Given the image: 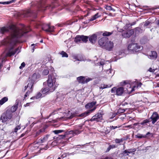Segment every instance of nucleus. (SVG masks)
<instances>
[{
    "mask_svg": "<svg viewBox=\"0 0 159 159\" xmlns=\"http://www.w3.org/2000/svg\"><path fill=\"white\" fill-rule=\"evenodd\" d=\"M9 27L11 30V35L5 40L4 44L11 47L6 54L7 56L11 57L14 55L19 50V48H18L15 50H12L17 43L19 42V39L22 37L25 34L30 32L31 29L29 26L26 28L24 25H23L22 29H20L14 25H10Z\"/></svg>",
    "mask_w": 159,
    "mask_h": 159,
    "instance_id": "obj_1",
    "label": "nucleus"
},
{
    "mask_svg": "<svg viewBox=\"0 0 159 159\" xmlns=\"http://www.w3.org/2000/svg\"><path fill=\"white\" fill-rule=\"evenodd\" d=\"M56 80V78L53 74L49 75L47 82H45L43 83V85L47 84L48 87L41 89L42 93L43 94H46L54 91L56 87V85L55 87L54 86Z\"/></svg>",
    "mask_w": 159,
    "mask_h": 159,
    "instance_id": "obj_2",
    "label": "nucleus"
},
{
    "mask_svg": "<svg viewBox=\"0 0 159 159\" xmlns=\"http://www.w3.org/2000/svg\"><path fill=\"white\" fill-rule=\"evenodd\" d=\"M13 114L10 110H7L5 112L2 114L0 119L2 123H5L7 120L11 119Z\"/></svg>",
    "mask_w": 159,
    "mask_h": 159,
    "instance_id": "obj_3",
    "label": "nucleus"
},
{
    "mask_svg": "<svg viewBox=\"0 0 159 159\" xmlns=\"http://www.w3.org/2000/svg\"><path fill=\"white\" fill-rule=\"evenodd\" d=\"M41 25L43 30L47 32H52L54 31V27L51 26L49 24H42L40 23H38L36 27L38 28L39 25Z\"/></svg>",
    "mask_w": 159,
    "mask_h": 159,
    "instance_id": "obj_4",
    "label": "nucleus"
},
{
    "mask_svg": "<svg viewBox=\"0 0 159 159\" xmlns=\"http://www.w3.org/2000/svg\"><path fill=\"white\" fill-rule=\"evenodd\" d=\"M118 30L120 32H122V35L125 38H129L134 33V30L131 29L129 30H127L125 31L124 29H122L117 28Z\"/></svg>",
    "mask_w": 159,
    "mask_h": 159,
    "instance_id": "obj_5",
    "label": "nucleus"
},
{
    "mask_svg": "<svg viewBox=\"0 0 159 159\" xmlns=\"http://www.w3.org/2000/svg\"><path fill=\"white\" fill-rule=\"evenodd\" d=\"M124 91V88L122 87H120L118 88L114 87L111 90V93L116 92V94L117 96H121L123 93Z\"/></svg>",
    "mask_w": 159,
    "mask_h": 159,
    "instance_id": "obj_6",
    "label": "nucleus"
},
{
    "mask_svg": "<svg viewBox=\"0 0 159 159\" xmlns=\"http://www.w3.org/2000/svg\"><path fill=\"white\" fill-rule=\"evenodd\" d=\"M114 47L113 42L108 40L104 49L108 51H111L113 50Z\"/></svg>",
    "mask_w": 159,
    "mask_h": 159,
    "instance_id": "obj_7",
    "label": "nucleus"
},
{
    "mask_svg": "<svg viewBox=\"0 0 159 159\" xmlns=\"http://www.w3.org/2000/svg\"><path fill=\"white\" fill-rule=\"evenodd\" d=\"M108 40V39L107 38L102 37L99 40L98 44L101 48L104 49Z\"/></svg>",
    "mask_w": 159,
    "mask_h": 159,
    "instance_id": "obj_8",
    "label": "nucleus"
},
{
    "mask_svg": "<svg viewBox=\"0 0 159 159\" xmlns=\"http://www.w3.org/2000/svg\"><path fill=\"white\" fill-rule=\"evenodd\" d=\"M102 119V114L100 113H99L93 116L90 119V121H96L97 122H99L101 121Z\"/></svg>",
    "mask_w": 159,
    "mask_h": 159,
    "instance_id": "obj_9",
    "label": "nucleus"
},
{
    "mask_svg": "<svg viewBox=\"0 0 159 159\" xmlns=\"http://www.w3.org/2000/svg\"><path fill=\"white\" fill-rule=\"evenodd\" d=\"M149 119H151L152 121V123L154 124L159 119V115L156 112H153L151 117Z\"/></svg>",
    "mask_w": 159,
    "mask_h": 159,
    "instance_id": "obj_10",
    "label": "nucleus"
},
{
    "mask_svg": "<svg viewBox=\"0 0 159 159\" xmlns=\"http://www.w3.org/2000/svg\"><path fill=\"white\" fill-rule=\"evenodd\" d=\"M147 55L149 58L152 60L156 59L157 57V52L154 51H152L149 52Z\"/></svg>",
    "mask_w": 159,
    "mask_h": 159,
    "instance_id": "obj_11",
    "label": "nucleus"
},
{
    "mask_svg": "<svg viewBox=\"0 0 159 159\" xmlns=\"http://www.w3.org/2000/svg\"><path fill=\"white\" fill-rule=\"evenodd\" d=\"M96 108V107H94L93 108L91 109L89 111L84 112L80 115H79V116L82 117H84L88 115L89 114L91 113L93 111H94L95 110Z\"/></svg>",
    "mask_w": 159,
    "mask_h": 159,
    "instance_id": "obj_12",
    "label": "nucleus"
},
{
    "mask_svg": "<svg viewBox=\"0 0 159 159\" xmlns=\"http://www.w3.org/2000/svg\"><path fill=\"white\" fill-rule=\"evenodd\" d=\"M97 35L96 34H94L89 37V40L92 43H94L97 40Z\"/></svg>",
    "mask_w": 159,
    "mask_h": 159,
    "instance_id": "obj_13",
    "label": "nucleus"
},
{
    "mask_svg": "<svg viewBox=\"0 0 159 159\" xmlns=\"http://www.w3.org/2000/svg\"><path fill=\"white\" fill-rule=\"evenodd\" d=\"M142 84L141 83H140L138 84V85L137 86H134L133 88H132L131 90H129V89L130 88L131 85L129 84H128L126 85V86L127 87H129V88L127 89L128 91H130V92H132L134 90V89L135 88H137L139 87H140L142 85Z\"/></svg>",
    "mask_w": 159,
    "mask_h": 159,
    "instance_id": "obj_14",
    "label": "nucleus"
},
{
    "mask_svg": "<svg viewBox=\"0 0 159 159\" xmlns=\"http://www.w3.org/2000/svg\"><path fill=\"white\" fill-rule=\"evenodd\" d=\"M70 138L75 135L80 134L81 131L78 130L70 131Z\"/></svg>",
    "mask_w": 159,
    "mask_h": 159,
    "instance_id": "obj_15",
    "label": "nucleus"
},
{
    "mask_svg": "<svg viewBox=\"0 0 159 159\" xmlns=\"http://www.w3.org/2000/svg\"><path fill=\"white\" fill-rule=\"evenodd\" d=\"M46 128L43 127L41 129L39 130L36 133V136H38L40 134H43L45 132Z\"/></svg>",
    "mask_w": 159,
    "mask_h": 159,
    "instance_id": "obj_16",
    "label": "nucleus"
},
{
    "mask_svg": "<svg viewBox=\"0 0 159 159\" xmlns=\"http://www.w3.org/2000/svg\"><path fill=\"white\" fill-rule=\"evenodd\" d=\"M18 102H16L15 105H14L12 106L10 110V111H11L12 113L13 112H15L17 110L18 108Z\"/></svg>",
    "mask_w": 159,
    "mask_h": 159,
    "instance_id": "obj_17",
    "label": "nucleus"
},
{
    "mask_svg": "<svg viewBox=\"0 0 159 159\" xmlns=\"http://www.w3.org/2000/svg\"><path fill=\"white\" fill-rule=\"evenodd\" d=\"M77 80L79 83L83 84H85V77L83 76H80L77 78Z\"/></svg>",
    "mask_w": 159,
    "mask_h": 159,
    "instance_id": "obj_18",
    "label": "nucleus"
},
{
    "mask_svg": "<svg viewBox=\"0 0 159 159\" xmlns=\"http://www.w3.org/2000/svg\"><path fill=\"white\" fill-rule=\"evenodd\" d=\"M39 76V75H37L36 73H34L32 76L31 79H30V78H29L28 80H29L31 81H33V82H34L35 80L37 79V78Z\"/></svg>",
    "mask_w": 159,
    "mask_h": 159,
    "instance_id": "obj_19",
    "label": "nucleus"
},
{
    "mask_svg": "<svg viewBox=\"0 0 159 159\" xmlns=\"http://www.w3.org/2000/svg\"><path fill=\"white\" fill-rule=\"evenodd\" d=\"M136 43H132L129 44L128 47V49L129 51H134V48L136 46Z\"/></svg>",
    "mask_w": 159,
    "mask_h": 159,
    "instance_id": "obj_20",
    "label": "nucleus"
},
{
    "mask_svg": "<svg viewBox=\"0 0 159 159\" xmlns=\"http://www.w3.org/2000/svg\"><path fill=\"white\" fill-rule=\"evenodd\" d=\"M96 103V102H93L86 105L85 107L86 108H89L92 107Z\"/></svg>",
    "mask_w": 159,
    "mask_h": 159,
    "instance_id": "obj_21",
    "label": "nucleus"
},
{
    "mask_svg": "<svg viewBox=\"0 0 159 159\" xmlns=\"http://www.w3.org/2000/svg\"><path fill=\"white\" fill-rule=\"evenodd\" d=\"M70 134V131H67L63 135H59V138L60 139H63L65 138L68 137V135Z\"/></svg>",
    "mask_w": 159,
    "mask_h": 159,
    "instance_id": "obj_22",
    "label": "nucleus"
},
{
    "mask_svg": "<svg viewBox=\"0 0 159 159\" xmlns=\"http://www.w3.org/2000/svg\"><path fill=\"white\" fill-rule=\"evenodd\" d=\"M49 135H46L43 138H41L39 140V142L41 143H43L47 141Z\"/></svg>",
    "mask_w": 159,
    "mask_h": 159,
    "instance_id": "obj_23",
    "label": "nucleus"
},
{
    "mask_svg": "<svg viewBox=\"0 0 159 159\" xmlns=\"http://www.w3.org/2000/svg\"><path fill=\"white\" fill-rule=\"evenodd\" d=\"M8 100V99L7 97H3L0 100V105H2L6 102H7Z\"/></svg>",
    "mask_w": 159,
    "mask_h": 159,
    "instance_id": "obj_24",
    "label": "nucleus"
},
{
    "mask_svg": "<svg viewBox=\"0 0 159 159\" xmlns=\"http://www.w3.org/2000/svg\"><path fill=\"white\" fill-rule=\"evenodd\" d=\"M9 31V30L7 27H2L0 29V32L2 34H3L6 32H8Z\"/></svg>",
    "mask_w": 159,
    "mask_h": 159,
    "instance_id": "obj_25",
    "label": "nucleus"
},
{
    "mask_svg": "<svg viewBox=\"0 0 159 159\" xmlns=\"http://www.w3.org/2000/svg\"><path fill=\"white\" fill-rule=\"evenodd\" d=\"M29 81V83H28L27 85H28V87L29 88V89H34L33 85L34 83V82L33 81H31L30 80H28Z\"/></svg>",
    "mask_w": 159,
    "mask_h": 159,
    "instance_id": "obj_26",
    "label": "nucleus"
},
{
    "mask_svg": "<svg viewBox=\"0 0 159 159\" xmlns=\"http://www.w3.org/2000/svg\"><path fill=\"white\" fill-rule=\"evenodd\" d=\"M72 57H73V59H74V61H82V60L80 58H79L78 55H73L72 56Z\"/></svg>",
    "mask_w": 159,
    "mask_h": 159,
    "instance_id": "obj_27",
    "label": "nucleus"
},
{
    "mask_svg": "<svg viewBox=\"0 0 159 159\" xmlns=\"http://www.w3.org/2000/svg\"><path fill=\"white\" fill-rule=\"evenodd\" d=\"M116 146L114 144L110 145L107 148L106 151V152H108L111 149L115 148H116Z\"/></svg>",
    "mask_w": 159,
    "mask_h": 159,
    "instance_id": "obj_28",
    "label": "nucleus"
},
{
    "mask_svg": "<svg viewBox=\"0 0 159 159\" xmlns=\"http://www.w3.org/2000/svg\"><path fill=\"white\" fill-rule=\"evenodd\" d=\"M42 96V93L40 92L38 93L34 97H32L31 99H34V98L38 99L40 98Z\"/></svg>",
    "mask_w": 159,
    "mask_h": 159,
    "instance_id": "obj_29",
    "label": "nucleus"
},
{
    "mask_svg": "<svg viewBox=\"0 0 159 159\" xmlns=\"http://www.w3.org/2000/svg\"><path fill=\"white\" fill-rule=\"evenodd\" d=\"M82 35L77 36L75 38V41L76 42L78 43L81 41Z\"/></svg>",
    "mask_w": 159,
    "mask_h": 159,
    "instance_id": "obj_30",
    "label": "nucleus"
},
{
    "mask_svg": "<svg viewBox=\"0 0 159 159\" xmlns=\"http://www.w3.org/2000/svg\"><path fill=\"white\" fill-rule=\"evenodd\" d=\"M111 85H107L104 84H101L100 87V89H104L111 87Z\"/></svg>",
    "mask_w": 159,
    "mask_h": 159,
    "instance_id": "obj_31",
    "label": "nucleus"
},
{
    "mask_svg": "<svg viewBox=\"0 0 159 159\" xmlns=\"http://www.w3.org/2000/svg\"><path fill=\"white\" fill-rule=\"evenodd\" d=\"M16 0H11L10 1L5 2H0V4H9L15 2Z\"/></svg>",
    "mask_w": 159,
    "mask_h": 159,
    "instance_id": "obj_32",
    "label": "nucleus"
},
{
    "mask_svg": "<svg viewBox=\"0 0 159 159\" xmlns=\"http://www.w3.org/2000/svg\"><path fill=\"white\" fill-rule=\"evenodd\" d=\"M100 16L98 15V13H97L94 15L90 19V21H93L100 17Z\"/></svg>",
    "mask_w": 159,
    "mask_h": 159,
    "instance_id": "obj_33",
    "label": "nucleus"
},
{
    "mask_svg": "<svg viewBox=\"0 0 159 159\" xmlns=\"http://www.w3.org/2000/svg\"><path fill=\"white\" fill-rule=\"evenodd\" d=\"M150 121L148 119H146L144 120L142 122L140 123V125L143 126L147 125V123L149 122Z\"/></svg>",
    "mask_w": 159,
    "mask_h": 159,
    "instance_id": "obj_34",
    "label": "nucleus"
},
{
    "mask_svg": "<svg viewBox=\"0 0 159 159\" xmlns=\"http://www.w3.org/2000/svg\"><path fill=\"white\" fill-rule=\"evenodd\" d=\"M128 150L127 149L125 150L124 151H123L121 153V155H122V157H123L124 156H128L129 153L127 152Z\"/></svg>",
    "mask_w": 159,
    "mask_h": 159,
    "instance_id": "obj_35",
    "label": "nucleus"
},
{
    "mask_svg": "<svg viewBox=\"0 0 159 159\" xmlns=\"http://www.w3.org/2000/svg\"><path fill=\"white\" fill-rule=\"evenodd\" d=\"M88 36L82 35L81 41L86 43L88 41Z\"/></svg>",
    "mask_w": 159,
    "mask_h": 159,
    "instance_id": "obj_36",
    "label": "nucleus"
},
{
    "mask_svg": "<svg viewBox=\"0 0 159 159\" xmlns=\"http://www.w3.org/2000/svg\"><path fill=\"white\" fill-rule=\"evenodd\" d=\"M150 134V133L149 132H148L146 134V135L143 136L141 134H138L137 135H136V137L138 138H145L147 136L148 134Z\"/></svg>",
    "mask_w": 159,
    "mask_h": 159,
    "instance_id": "obj_37",
    "label": "nucleus"
},
{
    "mask_svg": "<svg viewBox=\"0 0 159 159\" xmlns=\"http://www.w3.org/2000/svg\"><path fill=\"white\" fill-rule=\"evenodd\" d=\"M128 152H127L129 153V154L130 153H133V154H134V152L136 151V149L135 148H133V149H127Z\"/></svg>",
    "mask_w": 159,
    "mask_h": 159,
    "instance_id": "obj_38",
    "label": "nucleus"
},
{
    "mask_svg": "<svg viewBox=\"0 0 159 159\" xmlns=\"http://www.w3.org/2000/svg\"><path fill=\"white\" fill-rule=\"evenodd\" d=\"M136 46L134 48V51L137 52L140 51L141 49V47L140 45L136 43Z\"/></svg>",
    "mask_w": 159,
    "mask_h": 159,
    "instance_id": "obj_39",
    "label": "nucleus"
},
{
    "mask_svg": "<svg viewBox=\"0 0 159 159\" xmlns=\"http://www.w3.org/2000/svg\"><path fill=\"white\" fill-rule=\"evenodd\" d=\"M112 32H110L107 31H105L102 34V35L104 36H107L111 35L112 34Z\"/></svg>",
    "mask_w": 159,
    "mask_h": 159,
    "instance_id": "obj_40",
    "label": "nucleus"
},
{
    "mask_svg": "<svg viewBox=\"0 0 159 159\" xmlns=\"http://www.w3.org/2000/svg\"><path fill=\"white\" fill-rule=\"evenodd\" d=\"M49 73V70L48 69H44L42 72V75H48Z\"/></svg>",
    "mask_w": 159,
    "mask_h": 159,
    "instance_id": "obj_41",
    "label": "nucleus"
},
{
    "mask_svg": "<svg viewBox=\"0 0 159 159\" xmlns=\"http://www.w3.org/2000/svg\"><path fill=\"white\" fill-rule=\"evenodd\" d=\"M124 140V139L122 138L121 139H116L115 140V142L116 143H119L122 142Z\"/></svg>",
    "mask_w": 159,
    "mask_h": 159,
    "instance_id": "obj_42",
    "label": "nucleus"
},
{
    "mask_svg": "<svg viewBox=\"0 0 159 159\" xmlns=\"http://www.w3.org/2000/svg\"><path fill=\"white\" fill-rule=\"evenodd\" d=\"M62 55V57H68V55L67 54L66 52H64V51H62L60 53Z\"/></svg>",
    "mask_w": 159,
    "mask_h": 159,
    "instance_id": "obj_43",
    "label": "nucleus"
},
{
    "mask_svg": "<svg viewBox=\"0 0 159 159\" xmlns=\"http://www.w3.org/2000/svg\"><path fill=\"white\" fill-rule=\"evenodd\" d=\"M64 131V130H55L53 131V132L55 134H57L59 133H62Z\"/></svg>",
    "mask_w": 159,
    "mask_h": 159,
    "instance_id": "obj_44",
    "label": "nucleus"
},
{
    "mask_svg": "<svg viewBox=\"0 0 159 159\" xmlns=\"http://www.w3.org/2000/svg\"><path fill=\"white\" fill-rule=\"evenodd\" d=\"M107 10L112 11H115V10L113 8H112V7L110 6H107L105 8Z\"/></svg>",
    "mask_w": 159,
    "mask_h": 159,
    "instance_id": "obj_45",
    "label": "nucleus"
},
{
    "mask_svg": "<svg viewBox=\"0 0 159 159\" xmlns=\"http://www.w3.org/2000/svg\"><path fill=\"white\" fill-rule=\"evenodd\" d=\"M151 21H150L149 20H146L144 24V27H146L150 25V24L151 23Z\"/></svg>",
    "mask_w": 159,
    "mask_h": 159,
    "instance_id": "obj_46",
    "label": "nucleus"
},
{
    "mask_svg": "<svg viewBox=\"0 0 159 159\" xmlns=\"http://www.w3.org/2000/svg\"><path fill=\"white\" fill-rule=\"evenodd\" d=\"M20 125L17 126L14 129L13 132L16 133L18 130L20 129Z\"/></svg>",
    "mask_w": 159,
    "mask_h": 159,
    "instance_id": "obj_47",
    "label": "nucleus"
},
{
    "mask_svg": "<svg viewBox=\"0 0 159 159\" xmlns=\"http://www.w3.org/2000/svg\"><path fill=\"white\" fill-rule=\"evenodd\" d=\"M133 25L130 24H126L125 26L124 27V30H127L128 28Z\"/></svg>",
    "mask_w": 159,
    "mask_h": 159,
    "instance_id": "obj_48",
    "label": "nucleus"
},
{
    "mask_svg": "<svg viewBox=\"0 0 159 159\" xmlns=\"http://www.w3.org/2000/svg\"><path fill=\"white\" fill-rule=\"evenodd\" d=\"M135 33H138V32H141V30L140 28L139 27H137L135 28Z\"/></svg>",
    "mask_w": 159,
    "mask_h": 159,
    "instance_id": "obj_49",
    "label": "nucleus"
},
{
    "mask_svg": "<svg viewBox=\"0 0 159 159\" xmlns=\"http://www.w3.org/2000/svg\"><path fill=\"white\" fill-rule=\"evenodd\" d=\"M91 80H92V79L91 78H88L85 79V83H86Z\"/></svg>",
    "mask_w": 159,
    "mask_h": 159,
    "instance_id": "obj_50",
    "label": "nucleus"
},
{
    "mask_svg": "<svg viewBox=\"0 0 159 159\" xmlns=\"http://www.w3.org/2000/svg\"><path fill=\"white\" fill-rule=\"evenodd\" d=\"M57 112V111L56 110L54 111H53L51 113L49 114V116L48 117V118L51 116L52 115H54Z\"/></svg>",
    "mask_w": 159,
    "mask_h": 159,
    "instance_id": "obj_51",
    "label": "nucleus"
},
{
    "mask_svg": "<svg viewBox=\"0 0 159 159\" xmlns=\"http://www.w3.org/2000/svg\"><path fill=\"white\" fill-rule=\"evenodd\" d=\"M29 90H28L27 92H26V94H28L29 95V94H30L33 91V89H29Z\"/></svg>",
    "mask_w": 159,
    "mask_h": 159,
    "instance_id": "obj_52",
    "label": "nucleus"
},
{
    "mask_svg": "<svg viewBox=\"0 0 159 159\" xmlns=\"http://www.w3.org/2000/svg\"><path fill=\"white\" fill-rule=\"evenodd\" d=\"M25 65V64L24 62H23L21 64V66H20L19 68L20 69H22V68L24 67Z\"/></svg>",
    "mask_w": 159,
    "mask_h": 159,
    "instance_id": "obj_53",
    "label": "nucleus"
},
{
    "mask_svg": "<svg viewBox=\"0 0 159 159\" xmlns=\"http://www.w3.org/2000/svg\"><path fill=\"white\" fill-rule=\"evenodd\" d=\"M157 70V69H152L151 68H150L148 70L150 72H154L155 71Z\"/></svg>",
    "mask_w": 159,
    "mask_h": 159,
    "instance_id": "obj_54",
    "label": "nucleus"
},
{
    "mask_svg": "<svg viewBox=\"0 0 159 159\" xmlns=\"http://www.w3.org/2000/svg\"><path fill=\"white\" fill-rule=\"evenodd\" d=\"M125 128H132V129H134V126H133L132 125H129L126 126H125Z\"/></svg>",
    "mask_w": 159,
    "mask_h": 159,
    "instance_id": "obj_55",
    "label": "nucleus"
},
{
    "mask_svg": "<svg viewBox=\"0 0 159 159\" xmlns=\"http://www.w3.org/2000/svg\"><path fill=\"white\" fill-rule=\"evenodd\" d=\"M31 46L32 47V52H34V49H35V44H31Z\"/></svg>",
    "mask_w": 159,
    "mask_h": 159,
    "instance_id": "obj_56",
    "label": "nucleus"
},
{
    "mask_svg": "<svg viewBox=\"0 0 159 159\" xmlns=\"http://www.w3.org/2000/svg\"><path fill=\"white\" fill-rule=\"evenodd\" d=\"M28 88V85H27L26 86H25L24 88V89L22 90L23 92H25L26 91Z\"/></svg>",
    "mask_w": 159,
    "mask_h": 159,
    "instance_id": "obj_57",
    "label": "nucleus"
},
{
    "mask_svg": "<svg viewBox=\"0 0 159 159\" xmlns=\"http://www.w3.org/2000/svg\"><path fill=\"white\" fill-rule=\"evenodd\" d=\"M104 64V62L103 61H101L100 63H98V65L102 66Z\"/></svg>",
    "mask_w": 159,
    "mask_h": 159,
    "instance_id": "obj_58",
    "label": "nucleus"
},
{
    "mask_svg": "<svg viewBox=\"0 0 159 159\" xmlns=\"http://www.w3.org/2000/svg\"><path fill=\"white\" fill-rule=\"evenodd\" d=\"M110 127H111V130H112V129H114L116 128H117V126H111Z\"/></svg>",
    "mask_w": 159,
    "mask_h": 159,
    "instance_id": "obj_59",
    "label": "nucleus"
},
{
    "mask_svg": "<svg viewBox=\"0 0 159 159\" xmlns=\"http://www.w3.org/2000/svg\"><path fill=\"white\" fill-rule=\"evenodd\" d=\"M76 114L75 113H73V114H71V115H70V119L72 118V117H73L74 116H76Z\"/></svg>",
    "mask_w": 159,
    "mask_h": 159,
    "instance_id": "obj_60",
    "label": "nucleus"
},
{
    "mask_svg": "<svg viewBox=\"0 0 159 159\" xmlns=\"http://www.w3.org/2000/svg\"><path fill=\"white\" fill-rule=\"evenodd\" d=\"M112 70L109 69L107 71V73L109 74L110 73H111Z\"/></svg>",
    "mask_w": 159,
    "mask_h": 159,
    "instance_id": "obj_61",
    "label": "nucleus"
},
{
    "mask_svg": "<svg viewBox=\"0 0 159 159\" xmlns=\"http://www.w3.org/2000/svg\"><path fill=\"white\" fill-rule=\"evenodd\" d=\"M137 125H140V123H134L132 125L134 127L135 126Z\"/></svg>",
    "mask_w": 159,
    "mask_h": 159,
    "instance_id": "obj_62",
    "label": "nucleus"
},
{
    "mask_svg": "<svg viewBox=\"0 0 159 159\" xmlns=\"http://www.w3.org/2000/svg\"><path fill=\"white\" fill-rule=\"evenodd\" d=\"M77 0H70V2H71L72 4H74Z\"/></svg>",
    "mask_w": 159,
    "mask_h": 159,
    "instance_id": "obj_63",
    "label": "nucleus"
},
{
    "mask_svg": "<svg viewBox=\"0 0 159 159\" xmlns=\"http://www.w3.org/2000/svg\"><path fill=\"white\" fill-rule=\"evenodd\" d=\"M66 156V154H63L61 156V157H62V158H63L64 157Z\"/></svg>",
    "mask_w": 159,
    "mask_h": 159,
    "instance_id": "obj_64",
    "label": "nucleus"
}]
</instances>
